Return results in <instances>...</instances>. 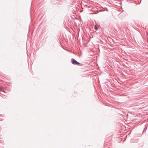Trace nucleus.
<instances>
[{"label": "nucleus", "mask_w": 148, "mask_h": 148, "mask_svg": "<svg viewBox=\"0 0 148 148\" xmlns=\"http://www.w3.org/2000/svg\"><path fill=\"white\" fill-rule=\"evenodd\" d=\"M4 88L2 86H0V91H2L3 92H5V91L2 90H4Z\"/></svg>", "instance_id": "2"}, {"label": "nucleus", "mask_w": 148, "mask_h": 148, "mask_svg": "<svg viewBox=\"0 0 148 148\" xmlns=\"http://www.w3.org/2000/svg\"><path fill=\"white\" fill-rule=\"evenodd\" d=\"M97 27L96 26V25L95 26V27H94V28L95 29H97Z\"/></svg>", "instance_id": "3"}, {"label": "nucleus", "mask_w": 148, "mask_h": 148, "mask_svg": "<svg viewBox=\"0 0 148 148\" xmlns=\"http://www.w3.org/2000/svg\"><path fill=\"white\" fill-rule=\"evenodd\" d=\"M71 63L73 64H77V65H79L80 64V63L77 62L76 60L74 59H72L71 60Z\"/></svg>", "instance_id": "1"}]
</instances>
